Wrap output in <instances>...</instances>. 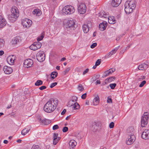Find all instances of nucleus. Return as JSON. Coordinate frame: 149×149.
<instances>
[{
    "label": "nucleus",
    "instance_id": "25",
    "mask_svg": "<svg viewBox=\"0 0 149 149\" xmlns=\"http://www.w3.org/2000/svg\"><path fill=\"white\" fill-rule=\"evenodd\" d=\"M40 10L38 9H36L33 11V13L36 16H39L41 14Z\"/></svg>",
    "mask_w": 149,
    "mask_h": 149
},
{
    "label": "nucleus",
    "instance_id": "6",
    "mask_svg": "<svg viewBox=\"0 0 149 149\" xmlns=\"http://www.w3.org/2000/svg\"><path fill=\"white\" fill-rule=\"evenodd\" d=\"M78 10L79 13L81 14L84 13L86 11V6L85 4L81 3L78 6Z\"/></svg>",
    "mask_w": 149,
    "mask_h": 149
},
{
    "label": "nucleus",
    "instance_id": "18",
    "mask_svg": "<svg viewBox=\"0 0 149 149\" xmlns=\"http://www.w3.org/2000/svg\"><path fill=\"white\" fill-rule=\"evenodd\" d=\"M121 0H112L111 2V5L113 7L118 6L120 3Z\"/></svg>",
    "mask_w": 149,
    "mask_h": 149
},
{
    "label": "nucleus",
    "instance_id": "14",
    "mask_svg": "<svg viewBox=\"0 0 149 149\" xmlns=\"http://www.w3.org/2000/svg\"><path fill=\"white\" fill-rule=\"evenodd\" d=\"M125 11L127 14H129L133 12V10L135 9L133 8L132 7H131L129 6L125 5Z\"/></svg>",
    "mask_w": 149,
    "mask_h": 149
},
{
    "label": "nucleus",
    "instance_id": "43",
    "mask_svg": "<svg viewBox=\"0 0 149 149\" xmlns=\"http://www.w3.org/2000/svg\"><path fill=\"white\" fill-rule=\"evenodd\" d=\"M78 89L81 91H82L84 89L83 87L81 84H79L78 87Z\"/></svg>",
    "mask_w": 149,
    "mask_h": 149
},
{
    "label": "nucleus",
    "instance_id": "35",
    "mask_svg": "<svg viewBox=\"0 0 149 149\" xmlns=\"http://www.w3.org/2000/svg\"><path fill=\"white\" fill-rule=\"evenodd\" d=\"M138 69L139 70H143L146 69V68L143 67V64H141L138 67Z\"/></svg>",
    "mask_w": 149,
    "mask_h": 149
},
{
    "label": "nucleus",
    "instance_id": "59",
    "mask_svg": "<svg viewBox=\"0 0 149 149\" xmlns=\"http://www.w3.org/2000/svg\"><path fill=\"white\" fill-rule=\"evenodd\" d=\"M89 71V69L88 68H87L83 72V75H85L86 73H87Z\"/></svg>",
    "mask_w": 149,
    "mask_h": 149
},
{
    "label": "nucleus",
    "instance_id": "21",
    "mask_svg": "<svg viewBox=\"0 0 149 149\" xmlns=\"http://www.w3.org/2000/svg\"><path fill=\"white\" fill-rule=\"evenodd\" d=\"M38 119H39V121H40V122L44 123L45 125H48L51 122L50 120L46 119V118H44L43 120H42L41 118H38Z\"/></svg>",
    "mask_w": 149,
    "mask_h": 149
},
{
    "label": "nucleus",
    "instance_id": "20",
    "mask_svg": "<svg viewBox=\"0 0 149 149\" xmlns=\"http://www.w3.org/2000/svg\"><path fill=\"white\" fill-rule=\"evenodd\" d=\"M70 149H74L77 144L76 141L74 140L70 141L69 143Z\"/></svg>",
    "mask_w": 149,
    "mask_h": 149
},
{
    "label": "nucleus",
    "instance_id": "37",
    "mask_svg": "<svg viewBox=\"0 0 149 149\" xmlns=\"http://www.w3.org/2000/svg\"><path fill=\"white\" fill-rule=\"evenodd\" d=\"M44 35H45V33L43 32L42 33L41 35L39 37L37 38V40H38V41H41L42 40V39H43V38L44 37Z\"/></svg>",
    "mask_w": 149,
    "mask_h": 149
},
{
    "label": "nucleus",
    "instance_id": "24",
    "mask_svg": "<svg viewBox=\"0 0 149 149\" xmlns=\"http://www.w3.org/2000/svg\"><path fill=\"white\" fill-rule=\"evenodd\" d=\"M99 102V98L97 95L96 96L93 100V103L94 105H97Z\"/></svg>",
    "mask_w": 149,
    "mask_h": 149
},
{
    "label": "nucleus",
    "instance_id": "51",
    "mask_svg": "<svg viewBox=\"0 0 149 149\" xmlns=\"http://www.w3.org/2000/svg\"><path fill=\"white\" fill-rule=\"evenodd\" d=\"M114 123L112 122H111L109 124V127L110 128H112L114 127Z\"/></svg>",
    "mask_w": 149,
    "mask_h": 149
},
{
    "label": "nucleus",
    "instance_id": "61",
    "mask_svg": "<svg viewBox=\"0 0 149 149\" xmlns=\"http://www.w3.org/2000/svg\"><path fill=\"white\" fill-rule=\"evenodd\" d=\"M148 113L147 112H145L143 114V116H144L145 117H149L148 116Z\"/></svg>",
    "mask_w": 149,
    "mask_h": 149
},
{
    "label": "nucleus",
    "instance_id": "22",
    "mask_svg": "<svg viewBox=\"0 0 149 149\" xmlns=\"http://www.w3.org/2000/svg\"><path fill=\"white\" fill-rule=\"evenodd\" d=\"M108 22L109 24H113L115 23L116 20L114 16H111L108 18Z\"/></svg>",
    "mask_w": 149,
    "mask_h": 149
},
{
    "label": "nucleus",
    "instance_id": "58",
    "mask_svg": "<svg viewBox=\"0 0 149 149\" xmlns=\"http://www.w3.org/2000/svg\"><path fill=\"white\" fill-rule=\"evenodd\" d=\"M70 70V68H66L65 70L64 71V74L65 75Z\"/></svg>",
    "mask_w": 149,
    "mask_h": 149
},
{
    "label": "nucleus",
    "instance_id": "45",
    "mask_svg": "<svg viewBox=\"0 0 149 149\" xmlns=\"http://www.w3.org/2000/svg\"><path fill=\"white\" fill-rule=\"evenodd\" d=\"M101 63V60L100 59H98L96 62L95 64V66H98Z\"/></svg>",
    "mask_w": 149,
    "mask_h": 149
},
{
    "label": "nucleus",
    "instance_id": "34",
    "mask_svg": "<svg viewBox=\"0 0 149 149\" xmlns=\"http://www.w3.org/2000/svg\"><path fill=\"white\" fill-rule=\"evenodd\" d=\"M30 49L33 51H35L37 50V48L35 46V44L34 43L31 45L29 47Z\"/></svg>",
    "mask_w": 149,
    "mask_h": 149
},
{
    "label": "nucleus",
    "instance_id": "36",
    "mask_svg": "<svg viewBox=\"0 0 149 149\" xmlns=\"http://www.w3.org/2000/svg\"><path fill=\"white\" fill-rule=\"evenodd\" d=\"M75 102L73 100L71 99L68 103V106L69 107H71L73 105L74 103H75Z\"/></svg>",
    "mask_w": 149,
    "mask_h": 149
},
{
    "label": "nucleus",
    "instance_id": "49",
    "mask_svg": "<svg viewBox=\"0 0 149 149\" xmlns=\"http://www.w3.org/2000/svg\"><path fill=\"white\" fill-rule=\"evenodd\" d=\"M71 99L73 100V101H74L75 102H77V97L76 96H73L72 97Z\"/></svg>",
    "mask_w": 149,
    "mask_h": 149
},
{
    "label": "nucleus",
    "instance_id": "42",
    "mask_svg": "<svg viewBox=\"0 0 149 149\" xmlns=\"http://www.w3.org/2000/svg\"><path fill=\"white\" fill-rule=\"evenodd\" d=\"M8 60H9L10 63H11V65L13 64L14 61V59L11 58V57L10 56L8 58Z\"/></svg>",
    "mask_w": 149,
    "mask_h": 149
},
{
    "label": "nucleus",
    "instance_id": "9",
    "mask_svg": "<svg viewBox=\"0 0 149 149\" xmlns=\"http://www.w3.org/2000/svg\"><path fill=\"white\" fill-rule=\"evenodd\" d=\"M135 139L134 135L128 136L126 141V144L128 145H131L134 142Z\"/></svg>",
    "mask_w": 149,
    "mask_h": 149
},
{
    "label": "nucleus",
    "instance_id": "3",
    "mask_svg": "<svg viewBox=\"0 0 149 149\" xmlns=\"http://www.w3.org/2000/svg\"><path fill=\"white\" fill-rule=\"evenodd\" d=\"M63 14L65 15L71 14L74 11V7L71 5H67L64 7L62 10Z\"/></svg>",
    "mask_w": 149,
    "mask_h": 149
},
{
    "label": "nucleus",
    "instance_id": "11",
    "mask_svg": "<svg viewBox=\"0 0 149 149\" xmlns=\"http://www.w3.org/2000/svg\"><path fill=\"white\" fill-rule=\"evenodd\" d=\"M75 22L73 20H68L66 24V27L67 28H72L74 29Z\"/></svg>",
    "mask_w": 149,
    "mask_h": 149
},
{
    "label": "nucleus",
    "instance_id": "7",
    "mask_svg": "<svg viewBox=\"0 0 149 149\" xmlns=\"http://www.w3.org/2000/svg\"><path fill=\"white\" fill-rule=\"evenodd\" d=\"M92 26V24L91 22H88L87 24H84L83 26V30L85 33H87L89 30V29Z\"/></svg>",
    "mask_w": 149,
    "mask_h": 149
},
{
    "label": "nucleus",
    "instance_id": "62",
    "mask_svg": "<svg viewBox=\"0 0 149 149\" xmlns=\"http://www.w3.org/2000/svg\"><path fill=\"white\" fill-rule=\"evenodd\" d=\"M66 110L65 109H64L63 111L61 112V115H64L65 113L66 112Z\"/></svg>",
    "mask_w": 149,
    "mask_h": 149
},
{
    "label": "nucleus",
    "instance_id": "28",
    "mask_svg": "<svg viewBox=\"0 0 149 149\" xmlns=\"http://www.w3.org/2000/svg\"><path fill=\"white\" fill-rule=\"evenodd\" d=\"M58 73L56 72H54L51 73V78L52 79H54L57 76Z\"/></svg>",
    "mask_w": 149,
    "mask_h": 149
},
{
    "label": "nucleus",
    "instance_id": "16",
    "mask_svg": "<svg viewBox=\"0 0 149 149\" xmlns=\"http://www.w3.org/2000/svg\"><path fill=\"white\" fill-rule=\"evenodd\" d=\"M3 71L4 72L7 74H9L13 72L12 68L10 67L7 66H5L3 68Z\"/></svg>",
    "mask_w": 149,
    "mask_h": 149
},
{
    "label": "nucleus",
    "instance_id": "12",
    "mask_svg": "<svg viewBox=\"0 0 149 149\" xmlns=\"http://www.w3.org/2000/svg\"><path fill=\"white\" fill-rule=\"evenodd\" d=\"M149 118V117H145L144 116H142L141 119V125L142 127H145L147 125L148 121V120Z\"/></svg>",
    "mask_w": 149,
    "mask_h": 149
},
{
    "label": "nucleus",
    "instance_id": "46",
    "mask_svg": "<svg viewBox=\"0 0 149 149\" xmlns=\"http://www.w3.org/2000/svg\"><path fill=\"white\" fill-rule=\"evenodd\" d=\"M31 149H40V148L38 145H33L32 146Z\"/></svg>",
    "mask_w": 149,
    "mask_h": 149
},
{
    "label": "nucleus",
    "instance_id": "13",
    "mask_svg": "<svg viewBox=\"0 0 149 149\" xmlns=\"http://www.w3.org/2000/svg\"><path fill=\"white\" fill-rule=\"evenodd\" d=\"M125 5L130 6L131 7L135 8L136 7V4L135 0H128L125 3Z\"/></svg>",
    "mask_w": 149,
    "mask_h": 149
},
{
    "label": "nucleus",
    "instance_id": "10",
    "mask_svg": "<svg viewBox=\"0 0 149 149\" xmlns=\"http://www.w3.org/2000/svg\"><path fill=\"white\" fill-rule=\"evenodd\" d=\"M141 138L145 140L149 139V130L145 129L142 132L141 134Z\"/></svg>",
    "mask_w": 149,
    "mask_h": 149
},
{
    "label": "nucleus",
    "instance_id": "29",
    "mask_svg": "<svg viewBox=\"0 0 149 149\" xmlns=\"http://www.w3.org/2000/svg\"><path fill=\"white\" fill-rule=\"evenodd\" d=\"M115 79V77H109L108 78L105 79V83H106V82H111L112 81L114 80Z\"/></svg>",
    "mask_w": 149,
    "mask_h": 149
},
{
    "label": "nucleus",
    "instance_id": "8",
    "mask_svg": "<svg viewBox=\"0 0 149 149\" xmlns=\"http://www.w3.org/2000/svg\"><path fill=\"white\" fill-rule=\"evenodd\" d=\"M33 61L30 59L25 60L24 62V67L27 68L31 67L33 65Z\"/></svg>",
    "mask_w": 149,
    "mask_h": 149
},
{
    "label": "nucleus",
    "instance_id": "40",
    "mask_svg": "<svg viewBox=\"0 0 149 149\" xmlns=\"http://www.w3.org/2000/svg\"><path fill=\"white\" fill-rule=\"evenodd\" d=\"M116 86V83L111 84L109 85V86H110L111 88L112 89H113Z\"/></svg>",
    "mask_w": 149,
    "mask_h": 149
},
{
    "label": "nucleus",
    "instance_id": "60",
    "mask_svg": "<svg viewBox=\"0 0 149 149\" xmlns=\"http://www.w3.org/2000/svg\"><path fill=\"white\" fill-rule=\"evenodd\" d=\"M99 123H95V125H93L94 128H95V127H97L99 128Z\"/></svg>",
    "mask_w": 149,
    "mask_h": 149
},
{
    "label": "nucleus",
    "instance_id": "2",
    "mask_svg": "<svg viewBox=\"0 0 149 149\" xmlns=\"http://www.w3.org/2000/svg\"><path fill=\"white\" fill-rule=\"evenodd\" d=\"M55 109V107L52 104V101L51 100H49L43 107L44 110L48 113L53 112Z\"/></svg>",
    "mask_w": 149,
    "mask_h": 149
},
{
    "label": "nucleus",
    "instance_id": "30",
    "mask_svg": "<svg viewBox=\"0 0 149 149\" xmlns=\"http://www.w3.org/2000/svg\"><path fill=\"white\" fill-rule=\"evenodd\" d=\"M43 84V81L40 80H37L35 84L36 86H39Z\"/></svg>",
    "mask_w": 149,
    "mask_h": 149
},
{
    "label": "nucleus",
    "instance_id": "31",
    "mask_svg": "<svg viewBox=\"0 0 149 149\" xmlns=\"http://www.w3.org/2000/svg\"><path fill=\"white\" fill-rule=\"evenodd\" d=\"M30 130V129L28 130V129H26V128H25L22 130L21 134L22 135H25Z\"/></svg>",
    "mask_w": 149,
    "mask_h": 149
},
{
    "label": "nucleus",
    "instance_id": "33",
    "mask_svg": "<svg viewBox=\"0 0 149 149\" xmlns=\"http://www.w3.org/2000/svg\"><path fill=\"white\" fill-rule=\"evenodd\" d=\"M5 41L2 39H0V48H2L4 47Z\"/></svg>",
    "mask_w": 149,
    "mask_h": 149
},
{
    "label": "nucleus",
    "instance_id": "52",
    "mask_svg": "<svg viewBox=\"0 0 149 149\" xmlns=\"http://www.w3.org/2000/svg\"><path fill=\"white\" fill-rule=\"evenodd\" d=\"M97 45V43L96 42H95L93 43L91 46V48L92 49L94 48Z\"/></svg>",
    "mask_w": 149,
    "mask_h": 149
},
{
    "label": "nucleus",
    "instance_id": "15",
    "mask_svg": "<svg viewBox=\"0 0 149 149\" xmlns=\"http://www.w3.org/2000/svg\"><path fill=\"white\" fill-rule=\"evenodd\" d=\"M107 22L104 21L100 23L99 26V29L101 31L104 30L107 26Z\"/></svg>",
    "mask_w": 149,
    "mask_h": 149
},
{
    "label": "nucleus",
    "instance_id": "64",
    "mask_svg": "<svg viewBox=\"0 0 149 149\" xmlns=\"http://www.w3.org/2000/svg\"><path fill=\"white\" fill-rule=\"evenodd\" d=\"M107 102L109 103H112V99L111 98L108 99L107 100Z\"/></svg>",
    "mask_w": 149,
    "mask_h": 149
},
{
    "label": "nucleus",
    "instance_id": "48",
    "mask_svg": "<svg viewBox=\"0 0 149 149\" xmlns=\"http://www.w3.org/2000/svg\"><path fill=\"white\" fill-rule=\"evenodd\" d=\"M60 140H58V139H53V144L54 145H56L57 144V143L58 142V141Z\"/></svg>",
    "mask_w": 149,
    "mask_h": 149
},
{
    "label": "nucleus",
    "instance_id": "27",
    "mask_svg": "<svg viewBox=\"0 0 149 149\" xmlns=\"http://www.w3.org/2000/svg\"><path fill=\"white\" fill-rule=\"evenodd\" d=\"M50 100H52V102H54V106H55L56 108V107L57 106V105L58 104V99H54L53 98H52V99H51Z\"/></svg>",
    "mask_w": 149,
    "mask_h": 149
},
{
    "label": "nucleus",
    "instance_id": "1",
    "mask_svg": "<svg viewBox=\"0 0 149 149\" xmlns=\"http://www.w3.org/2000/svg\"><path fill=\"white\" fill-rule=\"evenodd\" d=\"M11 12L12 14L8 15V18L10 22H13L19 16V12L17 8L15 7L12 8Z\"/></svg>",
    "mask_w": 149,
    "mask_h": 149
},
{
    "label": "nucleus",
    "instance_id": "39",
    "mask_svg": "<svg viewBox=\"0 0 149 149\" xmlns=\"http://www.w3.org/2000/svg\"><path fill=\"white\" fill-rule=\"evenodd\" d=\"M109 72L110 71H109L108 70L105 71L104 72L103 77H105L108 75H109V74H111Z\"/></svg>",
    "mask_w": 149,
    "mask_h": 149
},
{
    "label": "nucleus",
    "instance_id": "50",
    "mask_svg": "<svg viewBox=\"0 0 149 149\" xmlns=\"http://www.w3.org/2000/svg\"><path fill=\"white\" fill-rule=\"evenodd\" d=\"M68 130V128L67 127H64L63 128L62 131L63 132H65Z\"/></svg>",
    "mask_w": 149,
    "mask_h": 149
},
{
    "label": "nucleus",
    "instance_id": "17",
    "mask_svg": "<svg viewBox=\"0 0 149 149\" xmlns=\"http://www.w3.org/2000/svg\"><path fill=\"white\" fill-rule=\"evenodd\" d=\"M7 22L5 19L2 16L0 15V28L3 27L7 24Z\"/></svg>",
    "mask_w": 149,
    "mask_h": 149
},
{
    "label": "nucleus",
    "instance_id": "38",
    "mask_svg": "<svg viewBox=\"0 0 149 149\" xmlns=\"http://www.w3.org/2000/svg\"><path fill=\"white\" fill-rule=\"evenodd\" d=\"M115 53V52H114L113 50H112L111 52L107 54L106 55V57H110L111 55H113Z\"/></svg>",
    "mask_w": 149,
    "mask_h": 149
},
{
    "label": "nucleus",
    "instance_id": "41",
    "mask_svg": "<svg viewBox=\"0 0 149 149\" xmlns=\"http://www.w3.org/2000/svg\"><path fill=\"white\" fill-rule=\"evenodd\" d=\"M58 133H55L54 134L53 138L54 139H58V140H60V138L58 137Z\"/></svg>",
    "mask_w": 149,
    "mask_h": 149
},
{
    "label": "nucleus",
    "instance_id": "53",
    "mask_svg": "<svg viewBox=\"0 0 149 149\" xmlns=\"http://www.w3.org/2000/svg\"><path fill=\"white\" fill-rule=\"evenodd\" d=\"M57 83L56 82L53 83L51 84V85L50 86V87L51 88H53L54 86H55L56 85H57Z\"/></svg>",
    "mask_w": 149,
    "mask_h": 149
},
{
    "label": "nucleus",
    "instance_id": "54",
    "mask_svg": "<svg viewBox=\"0 0 149 149\" xmlns=\"http://www.w3.org/2000/svg\"><path fill=\"white\" fill-rule=\"evenodd\" d=\"M58 126L57 125H55L53 127L52 129L53 130H55L58 128Z\"/></svg>",
    "mask_w": 149,
    "mask_h": 149
},
{
    "label": "nucleus",
    "instance_id": "32",
    "mask_svg": "<svg viewBox=\"0 0 149 149\" xmlns=\"http://www.w3.org/2000/svg\"><path fill=\"white\" fill-rule=\"evenodd\" d=\"M34 43L35 44V46L37 48V49H40L42 45L41 43L39 42V41L35 42Z\"/></svg>",
    "mask_w": 149,
    "mask_h": 149
},
{
    "label": "nucleus",
    "instance_id": "4",
    "mask_svg": "<svg viewBox=\"0 0 149 149\" xmlns=\"http://www.w3.org/2000/svg\"><path fill=\"white\" fill-rule=\"evenodd\" d=\"M36 59L40 62H43L45 59V55L43 51H40L36 54Z\"/></svg>",
    "mask_w": 149,
    "mask_h": 149
},
{
    "label": "nucleus",
    "instance_id": "56",
    "mask_svg": "<svg viewBox=\"0 0 149 149\" xmlns=\"http://www.w3.org/2000/svg\"><path fill=\"white\" fill-rule=\"evenodd\" d=\"M108 70L109 71H110L109 72L111 74L115 71V69L113 68H111L109 69Z\"/></svg>",
    "mask_w": 149,
    "mask_h": 149
},
{
    "label": "nucleus",
    "instance_id": "57",
    "mask_svg": "<svg viewBox=\"0 0 149 149\" xmlns=\"http://www.w3.org/2000/svg\"><path fill=\"white\" fill-rule=\"evenodd\" d=\"M47 88V87L44 86H41L39 88V89L41 90H43L45 89H46Z\"/></svg>",
    "mask_w": 149,
    "mask_h": 149
},
{
    "label": "nucleus",
    "instance_id": "47",
    "mask_svg": "<svg viewBox=\"0 0 149 149\" xmlns=\"http://www.w3.org/2000/svg\"><path fill=\"white\" fill-rule=\"evenodd\" d=\"M146 81L145 80H143L141 83L139 85V87H142L146 83Z\"/></svg>",
    "mask_w": 149,
    "mask_h": 149
},
{
    "label": "nucleus",
    "instance_id": "26",
    "mask_svg": "<svg viewBox=\"0 0 149 149\" xmlns=\"http://www.w3.org/2000/svg\"><path fill=\"white\" fill-rule=\"evenodd\" d=\"M72 106V109L73 110L79 109L80 107L79 105L77 102L74 103L73 105Z\"/></svg>",
    "mask_w": 149,
    "mask_h": 149
},
{
    "label": "nucleus",
    "instance_id": "44",
    "mask_svg": "<svg viewBox=\"0 0 149 149\" xmlns=\"http://www.w3.org/2000/svg\"><path fill=\"white\" fill-rule=\"evenodd\" d=\"M105 12L104 11H102L99 13V16L101 17H103L104 14H105Z\"/></svg>",
    "mask_w": 149,
    "mask_h": 149
},
{
    "label": "nucleus",
    "instance_id": "19",
    "mask_svg": "<svg viewBox=\"0 0 149 149\" xmlns=\"http://www.w3.org/2000/svg\"><path fill=\"white\" fill-rule=\"evenodd\" d=\"M134 128L132 127H128L127 130V134L128 136H132L134 135Z\"/></svg>",
    "mask_w": 149,
    "mask_h": 149
},
{
    "label": "nucleus",
    "instance_id": "5",
    "mask_svg": "<svg viewBox=\"0 0 149 149\" xmlns=\"http://www.w3.org/2000/svg\"><path fill=\"white\" fill-rule=\"evenodd\" d=\"M32 24L31 20L27 18L23 19L22 21V24L24 27L28 28Z\"/></svg>",
    "mask_w": 149,
    "mask_h": 149
},
{
    "label": "nucleus",
    "instance_id": "55",
    "mask_svg": "<svg viewBox=\"0 0 149 149\" xmlns=\"http://www.w3.org/2000/svg\"><path fill=\"white\" fill-rule=\"evenodd\" d=\"M86 95H87V94H86V93H84V94H83L81 95V98L83 99H85L86 98Z\"/></svg>",
    "mask_w": 149,
    "mask_h": 149
},
{
    "label": "nucleus",
    "instance_id": "23",
    "mask_svg": "<svg viewBox=\"0 0 149 149\" xmlns=\"http://www.w3.org/2000/svg\"><path fill=\"white\" fill-rule=\"evenodd\" d=\"M21 41L19 37H16L12 40V43L13 44H16L19 43Z\"/></svg>",
    "mask_w": 149,
    "mask_h": 149
},
{
    "label": "nucleus",
    "instance_id": "63",
    "mask_svg": "<svg viewBox=\"0 0 149 149\" xmlns=\"http://www.w3.org/2000/svg\"><path fill=\"white\" fill-rule=\"evenodd\" d=\"M105 14L103 16V17L104 18H108V15L107 14V13H105Z\"/></svg>",
    "mask_w": 149,
    "mask_h": 149
}]
</instances>
